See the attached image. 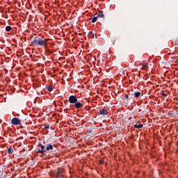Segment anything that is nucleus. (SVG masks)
Listing matches in <instances>:
<instances>
[{
	"label": "nucleus",
	"mask_w": 178,
	"mask_h": 178,
	"mask_svg": "<svg viewBox=\"0 0 178 178\" xmlns=\"http://www.w3.org/2000/svg\"><path fill=\"white\" fill-rule=\"evenodd\" d=\"M48 41H49V38L43 39L39 37L34 38L32 44H33L34 47H42L45 48L48 44Z\"/></svg>",
	"instance_id": "1"
},
{
	"label": "nucleus",
	"mask_w": 178,
	"mask_h": 178,
	"mask_svg": "<svg viewBox=\"0 0 178 178\" xmlns=\"http://www.w3.org/2000/svg\"><path fill=\"white\" fill-rule=\"evenodd\" d=\"M65 169H63V168H58L57 169V172L56 174V177L57 178L59 177H63L65 176Z\"/></svg>",
	"instance_id": "2"
},
{
	"label": "nucleus",
	"mask_w": 178,
	"mask_h": 178,
	"mask_svg": "<svg viewBox=\"0 0 178 178\" xmlns=\"http://www.w3.org/2000/svg\"><path fill=\"white\" fill-rule=\"evenodd\" d=\"M11 124H13V126H19L22 124V120L19 119V118H13L11 120Z\"/></svg>",
	"instance_id": "3"
},
{
	"label": "nucleus",
	"mask_w": 178,
	"mask_h": 178,
	"mask_svg": "<svg viewBox=\"0 0 178 178\" xmlns=\"http://www.w3.org/2000/svg\"><path fill=\"white\" fill-rule=\"evenodd\" d=\"M70 104H76L77 102V97L76 95H71L69 97Z\"/></svg>",
	"instance_id": "4"
},
{
	"label": "nucleus",
	"mask_w": 178,
	"mask_h": 178,
	"mask_svg": "<svg viewBox=\"0 0 178 178\" xmlns=\"http://www.w3.org/2000/svg\"><path fill=\"white\" fill-rule=\"evenodd\" d=\"M40 149L38 150L39 154H45L47 152V149H45V146L40 145H39Z\"/></svg>",
	"instance_id": "5"
},
{
	"label": "nucleus",
	"mask_w": 178,
	"mask_h": 178,
	"mask_svg": "<svg viewBox=\"0 0 178 178\" xmlns=\"http://www.w3.org/2000/svg\"><path fill=\"white\" fill-rule=\"evenodd\" d=\"M83 107L84 104H81L80 102H76V103H74V108H76V109H80V108Z\"/></svg>",
	"instance_id": "6"
},
{
	"label": "nucleus",
	"mask_w": 178,
	"mask_h": 178,
	"mask_svg": "<svg viewBox=\"0 0 178 178\" xmlns=\"http://www.w3.org/2000/svg\"><path fill=\"white\" fill-rule=\"evenodd\" d=\"M99 115H102L103 116H105V115H108V111L105 108L100 109L99 111Z\"/></svg>",
	"instance_id": "7"
},
{
	"label": "nucleus",
	"mask_w": 178,
	"mask_h": 178,
	"mask_svg": "<svg viewBox=\"0 0 178 178\" xmlns=\"http://www.w3.org/2000/svg\"><path fill=\"white\" fill-rule=\"evenodd\" d=\"M46 90H47V91H49V92H51V91H52V90H54V84L53 83H49L47 88Z\"/></svg>",
	"instance_id": "8"
},
{
	"label": "nucleus",
	"mask_w": 178,
	"mask_h": 178,
	"mask_svg": "<svg viewBox=\"0 0 178 178\" xmlns=\"http://www.w3.org/2000/svg\"><path fill=\"white\" fill-rule=\"evenodd\" d=\"M54 149V145L51 143L46 145V151H52Z\"/></svg>",
	"instance_id": "9"
},
{
	"label": "nucleus",
	"mask_w": 178,
	"mask_h": 178,
	"mask_svg": "<svg viewBox=\"0 0 178 178\" xmlns=\"http://www.w3.org/2000/svg\"><path fill=\"white\" fill-rule=\"evenodd\" d=\"M141 95H143L142 92H135L134 93V97H135V98H139L140 97H141Z\"/></svg>",
	"instance_id": "10"
},
{
	"label": "nucleus",
	"mask_w": 178,
	"mask_h": 178,
	"mask_svg": "<svg viewBox=\"0 0 178 178\" xmlns=\"http://www.w3.org/2000/svg\"><path fill=\"white\" fill-rule=\"evenodd\" d=\"M143 70L148 69V63H143L141 64Z\"/></svg>",
	"instance_id": "11"
},
{
	"label": "nucleus",
	"mask_w": 178,
	"mask_h": 178,
	"mask_svg": "<svg viewBox=\"0 0 178 178\" xmlns=\"http://www.w3.org/2000/svg\"><path fill=\"white\" fill-rule=\"evenodd\" d=\"M88 37H89L90 38H95V33H92V32L89 31Z\"/></svg>",
	"instance_id": "12"
},
{
	"label": "nucleus",
	"mask_w": 178,
	"mask_h": 178,
	"mask_svg": "<svg viewBox=\"0 0 178 178\" xmlns=\"http://www.w3.org/2000/svg\"><path fill=\"white\" fill-rule=\"evenodd\" d=\"M143 124H139L138 125L135 124L134 125V127H135V129H143Z\"/></svg>",
	"instance_id": "13"
},
{
	"label": "nucleus",
	"mask_w": 178,
	"mask_h": 178,
	"mask_svg": "<svg viewBox=\"0 0 178 178\" xmlns=\"http://www.w3.org/2000/svg\"><path fill=\"white\" fill-rule=\"evenodd\" d=\"M97 16L99 18H102V17H104V13H102V12L99 11Z\"/></svg>",
	"instance_id": "14"
},
{
	"label": "nucleus",
	"mask_w": 178,
	"mask_h": 178,
	"mask_svg": "<svg viewBox=\"0 0 178 178\" xmlns=\"http://www.w3.org/2000/svg\"><path fill=\"white\" fill-rule=\"evenodd\" d=\"M97 20H98L97 16L92 18V23H95V22H97Z\"/></svg>",
	"instance_id": "15"
},
{
	"label": "nucleus",
	"mask_w": 178,
	"mask_h": 178,
	"mask_svg": "<svg viewBox=\"0 0 178 178\" xmlns=\"http://www.w3.org/2000/svg\"><path fill=\"white\" fill-rule=\"evenodd\" d=\"M10 30H12V26H7L6 27V31H10Z\"/></svg>",
	"instance_id": "16"
},
{
	"label": "nucleus",
	"mask_w": 178,
	"mask_h": 178,
	"mask_svg": "<svg viewBox=\"0 0 178 178\" xmlns=\"http://www.w3.org/2000/svg\"><path fill=\"white\" fill-rule=\"evenodd\" d=\"M8 152L9 154H13V149H12V148H8Z\"/></svg>",
	"instance_id": "17"
},
{
	"label": "nucleus",
	"mask_w": 178,
	"mask_h": 178,
	"mask_svg": "<svg viewBox=\"0 0 178 178\" xmlns=\"http://www.w3.org/2000/svg\"><path fill=\"white\" fill-rule=\"evenodd\" d=\"M44 129H45L46 130L49 129V124H44Z\"/></svg>",
	"instance_id": "18"
},
{
	"label": "nucleus",
	"mask_w": 178,
	"mask_h": 178,
	"mask_svg": "<svg viewBox=\"0 0 178 178\" xmlns=\"http://www.w3.org/2000/svg\"><path fill=\"white\" fill-rule=\"evenodd\" d=\"M161 95H163V97H168V94L165 93L164 90L161 92Z\"/></svg>",
	"instance_id": "19"
},
{
	"label": "nucleus",
	"mask_w": 178,
	"mask_h": 178,
	"mask_svg": "<svg viewBox=\"0 0 178 178\" xmlns=\"http://www.w3.org/2000/svg\"><path fill=\"white\" fill-rule=\"evenodd\" d=\"M99 163L100 164H102V165H104V163H105V161H104L103 159H100V160L99 161Z\"/></svg>",
	"instance_id": "20"
},
{
	"label": "nucleus",
	"mask_w": 178,
	"mask_h": 178,
	"mask_svg": "<svg viewBox=\"0 0 178 178\" xmlns=\"http://www.w3.org/2000/svg\"><path fill=\"white\" fill-rule=\"evenodd\" d=\"M124 98H125V99H129V95H126L124 96Z\"/></svg>",
	"instance_id": "21"
},
{
	"label": "nucleus",
	"mask_w": 178,
	"mask_h": 178,
	"mask_svg": "<svg viewBox=\"0 0 178 178\" xmlns=\"http://www.w3.org/2000/svg\"><path fill=\"white\" fill-rule=\"evenodd\" d=\"M46 51H47L49 54H52V51H51L49 49H47Z\"/></svg>",
	"instance_id": "22"
},
{
	"label": "nucleus",
	"mask_w": 178,
	"mask_h": 178,
	"mask_svg": "<svg viewBox=\"0 0 178 178\" xmlns=\"http://www.w3.org/2000/svg\"><path fill=\"white\" fill-rule=\"evenodd\" d=\"M170 115H172V113H170V114H168V115H169V116H170Z\"/></svg>",
	"instance_id": "23"
},
{
	"label": "nucleus",
	"mask_w": 178,
	"mask_h": 178,
	"mask_svg": "<svg viewBox=\"0 0 178 178\" xmlns=\"http://www.w3.org/2000/svg\"><path fill=\"white\" fill-rule=\"evenodd\" d=\"M177 101H178V98H177Z\"/></svg>",
	"instance_id": "24"
}]
</instances>
